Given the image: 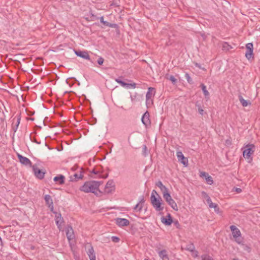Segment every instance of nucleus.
<instances>
[{
	"label": "nucleus",
	"instance_id": "1",
	"mask_svg": "<svg viewBox=\"0 0 260 260\" xmlns=\"http://www.w3.org/2000/svg\"><path fill=\"white\" fill-rule=\"evenodd\" d=\"M101 182L97 181H86L80 187V190L86 193L92 192L96 194Z\"/></svg>",
	"mask_w": 260,
	"mask_h": 260
},
{
	"label": "nucleus",
	"instance_id": "2",
	"mask_svg": "<svg viewBox=\"0 0 260 260\" xmlns=\"http://www.w3.org/2000/svg\"><path fill=\"white\" fill-rule=\"evenodd\" d=\"M151 203L153 207L157 211L163 210L164 207L161 206L162 199L160 197H150Z\"/></svg>",
	"mask_w": 260,
	"mask_h": 260
},
{
	"label": "nucleus",
	"instance_id": "3",
	"mask_svg": "<svg viewBox=\"0 0 260 260\" xmlns=\"http://www.w3.org/2000/svg\"><path fill=\"white\" fill-rule=\"evenodd\" d=\"M243 151V157L245 158H249L251 155L252 154L254 151L255 146L252 144H248L244 148Z\"/></svg>",
	"mask_w": 260,
	"mask_h": 260
},
{
	"label": "nucleus",
	"instance_id": "4",
	"mask_svg": "<svg viewBox=\"0 0 260 260\" xmlns=\"http://www.w3.org/2000/svg\"><path fill=\"white\" fill-rule=\"evenodd\" d=\"M163 197L168 204L175 211H178V208L177 204L172 198L170 194L168 193H164Z\"/></svg>",
	"mask_w": 260,
	"mask_h": 260
},
{
	"label": "nucleus",
	"instance_id": "5",
	"mask_svg": "<svg viewBox=\"0 0 260 260\" xmlns=\"http://www.w3.org/2000/svg\"><path fill=\"white\" fill-rule=\"evenodd\" d=\"M230 228L232 232L233 237L235 238L236 242L239 244L241 243L242 241L240 240V237H241V234L240 230L235 225H231Z\"/></svg>",
	"mask_w": 260,
	"mask_h": 260
},
{
	"label": "nucleus",
	"instance_id": "6",
	"mask_svg": "<svg viewBox=\"0 0 260 260\" xmlns=\"http://www.w3.org/2000/svg\"><path fill=\"white\" fill-rule=\"evenodd\" d=\"M246 51L245 53V57L248 60H249L251 58H253V44L251 43H249L246 45Z\"/></svg>",
	"mask_w": 260,
	"mask_h": 260
},
{
	"label": "nucleus",
	"instance_id": "7",
	"mask_svg": "<svg viewBox=\"0 0 260 260\" xmlns=\"http://www.w3.org/2000/svg\"><path fill=\"white\" fill-rule=\"evenodd\" d=\"M115 190L114 182L112 180H109L105 186V192L107 193H110Z\"/></svg>",
	"mask_w": 260,
	"mask_h": 260
},
{
	"label": "nucleus",
	"instance_id": "8",
	"mask_svg": "<svg viewBox=\"0 0 260 260\" xmlns=\"http://www.w3.org/2000/svg\"><path fill=\"white\" fill-rule=\"evenodd\" d=\"M176 155L179 162H180L185 166H187L188 164V159L184 157L181 151H177L176 153Z\"/></svg>",
	"mask_w": 260,
	"mask_h": 260
},
{
	"label": "nucleus",
	"instance_id": "9",
	"mask_svg": "<svg viewBox=\"0 0 260 260\" xmlns=\"http://www.w3.org/2000/svg\"><path fill=\"white\" fill-rule=\"evenodd\" d=\"M32 168L36 177L40 179H42L44 177L45 173L39 169L36 165L32 166Z\"/></svg>",
	"mask_w": 260,
	"mask_h": 260
},
{
	"label": "nucleus",
	"instance_id": "10",
	"mask_svg": "<svg viewBox=\"0 0 260 260\" xmlns=\"http://www.w3.org/2000/svg\"><path fill=\"white\" fill-rule=\"evenodd\" d=\"M115 222L116 224L119 227L128 226L130 222L128 220L125 218H117L115 219Z\"/></svg>",
	"mask_w": 260,
	"mask_h": 260
},
{
	"label": "nucleus",
	"instance_id": "11",
	"mask_svg": "<svg viewBox=\"0 0 260 260\" xmlns=\"http://www.w3.org/2000/svg\"><path fill=\"white\" fill-rule=\"evenodd\" d=\"M17 156L19 161L23 165L31 167L32 163L31 161L27 157L23 156L21 154L17 153Z\"/></svg>",
	"mask_w": 260,
	"mask_h": 260
},
{
	"label": "nucleus",
	"instance_id": "12",
	"mask_svg": "<svg viewBox=\"0 0 260 260\" xmlns=\"http://www.w3.org/2000/svg\"><path fill=\"white\" fill-rule=\"evenodd\" d=\"M86 247H88L87 253L90 258V260H95V255L93 248V247L90 243H87L86 245Z\"/></svg>",
	"mask_w": 260,
	"mask_h": 260
},
{
	"label": "nucleus",
	"instance_id": "13",
	"mask_svg": "<svg viewBox=\"0 0 260 260\" xmlns=\"http://www.w3.org/2000/svg\"><path fill=\"white\" fill-rule=\"evenodd\" d=\"M82 169H80L79 173H76L74 175L70 176V181L72 182L77 181L80 179H82L83 177V172Z\"/></svg>",
	"mask_w": 260,
	"mask_h": 260
},
{
	"label": "nucleus",
	"instance_id": "14",
	"mask_svg": "<svg viewBox=\"0 0 260 260\" xmlns=\"http://www.w3.org/2000/svg\"><path fill=\"white\" fill-rule=\"evenodd\" d=\"M46 205L50 208V210L53 212V203L51 196L49 194H46L44 197Z\"/></svg>",
	"mask_w": 260,
	"mask_h": 260
},
{
	"label": "nucleus",
	"instance_id": "15",
	"mask_svg": "<svg viewBox=\"0 0 260 260\" xmlns=\"http://www.w3.org/2000/svg\"><path fill=\"white\" fill-rule=\"evenodd\" d=\"M75 53L77 56L82 58L90 60V56L87 51L75 50Z\"/></svg>",
	"mask_w": 260,
	"mask_h": 260
},
{
	"label": "nucleus",
	"instance_id": "16",
	"mask_svg": "<svg viewBox=\"0 0 260 260\" xmlns=\"http://www.w3.org/2000/svg\"><path fill=\"white\" fill-rule=\"evenodd\" d=\"M55 222L57 226V228L59 230H61V224L63 222V219L61 217V215L60 213H58L55 212Z\"/></svg>",
	"mask_w": 260,
	"mask_h": 260
},
{
	"label": "nucleus",
	"instance_id": "17",
	"mask_svg": "<svg viewBox=\"0 0 260 260\" xmlns=\"http://www.w3.org/2000/svg\"><path fill=\"white\" fill-rule=\"evenodd\" d=\"M141 120L142 123L146 126L150 124V120L149 119V113L148 111H146L143 115Z\"/></svg>",
	"mask_w": 260,
	"mask_h": 260
},
{
	"label": "nucleus",
	"instance_id": "18",
	"mask_svg": "<svg viewBox=\"0 0 260 260\" xmlns=\"http://www.w3.org/2000/svg\"><path fill=\"white\" fill-rule=\"evenodd\" d=\"M161 222L166 225H170L173 222L172 218L170 214H168L166 217L161 218Z\"/></svg>",
	"mask_w": 260,
	"mask_h": 260
},
{
	"label": "nucleus",
	"instance_id": "19",
	"mask_svg": "<svg viewBox=\"0 0 260 260\" xmlns=\"http://www.w3.org/2000/svg\"><path fill=\"white\" fill-rule=\"evenodd\" d=\"M155 185L160 188L163 195L164 194V193L169 192L168 188L165 185H163L161 181L159 180L158 181L156 182L155 183Z\"/></svg>",
	"mask_w": 260,
	"mask_h": 260
},
{
	"label": "nucleus",
	"instance_id": "20",
	"mask_svg": "<svg viewBox=\"0 0 260 260\" xmlns=\"http://www.w3.org/2000/svg\"><path fill=\"white\" fill-rule=\"evenodd\" d=\"M66 235L69 241L73 239L75 237L74 232L71 226H68L67 228Z\"/></svg>",
	"mask_w": 260,
	"mask_h": 260
},
{
	"label": "nucleus",
	"instance_id": "21",
	"mask_svg": "<svg viewBox=\"0 0 260 260\" xmlns=\"http://www.w3.org/2000/svg\"><path fill=\"white\" fill-rule=\"evenodd\" d=\"M64 179H65V177L62 175H59L58 176H55L53 178V180L55 182L58 183V184H60V185L64 184Z\"/></svg>",
	"mask_w": 260,
	"mask_h": 260
},
{
	"label": "nucleus",
	"instance_id": "22",
	"mask_svg": "<svg viewBox=\"0 0 260 260\" xmlns=\"http://www.w3.org/2000/svg\"><path fill=\"white\" fill-rule=\"evenodd\" d=\"M154 90V88L153 87H149L148 88V91L146 93V103H149L152 101L151 98L152 96V91Z\"/></svg>",
	"mask_w": 260,
	"mask_h": 260
},
{
	"label": "nucleus",
	"instance_id": "23",
	"mask_svg": "<svg viewBox=\"0 0 260 260\" xmlns=\"http://www.w3.org/2000/svg\"><path fill=\"white\" fill-rule=\"evenodd\" d=\"M158 253L162 260H169L167 250H162L159 251Z\"/></svg>",
	"mask_w": 260,
	"mask_h": 260
},
{
	"label": "nucleus",
	"instance_id": "24",
	"mask_svg": "<svg viewBox=\"0 0 260 260\" xmlns=\"http://www.w3.org/2000/svg\"><path fill=\"white\" fill-rule=\"evenodd\" d=\"M202 90L204 93V94L206 98H208L209 96V92L208 91V90L206 89V86L204 84H201L200 85Z\"/></svg>",
	"mask_w": 260,
	"mask_h": 260
},
{
	"label": "nucleus",
	"instance_id": "25",
	"mask_svg": "<svg viewBox=\"0 0 260 260\" xmlns=\"http://www.w3.org/2000/svg\"><path fill=\"white\" fill-rule=\"evenodd\" d=\"M239 100L241 103V104H242V105L243 106V107H246L247 106V105L249 104H250V102H248V101H247L246 100H244L243 99V98L242 97V96L241 95H239Z\"/></svg>",
	"mask_w": 260,
	"mask_h": 260
},
{
	"label": "nucleus",
	"instance_id": "26",
	"mask_svg": "<svg viewBox=\"0 0 260 260\" xmlns=\"http://www.w3.org/2000/svg\"><path fill=\"white\" fill-rule=\"evenodd\" d=\"M186 250L189 251L190 252H193L195 250V246L193 244L190 243L186 245V247L185 248Z\"/></svg>",
	"mask_w": 260,
	"mask_h": 260
},
{
	"label": "nucleus",
	"instance_id": "27",
	"mask_svg": "<svg viewBox=\"0 0 260 260\" xmlns=\"http://www.w3.org/2000/svg\"><path fill=\"white\" fill-rule=\"evenodd\" d=\"M166 78L167 79L170 80L173 84H175L177 82L176 79L173 75H170V76L167 75Z\"/></svg>",
	"mask_w": 260,
	"mask_h": 260
},
{
	"label": "nucleus",
	"instance_id": "28",
	"mask_svg": "<svg viewBox=\"0 0 260 260\" xmlns=\"http://www.w3.org/2000/svg\"><path fill=\"white\" fill-rule=\"evenodd\" d=\"M196 106L198 108V110L199 113L203 115L204 114V110L202 108L200 103L199 102H197L196 104Z\"/></svg>",
	"mask_w": 260,
	"mask_h": 260
},
{
	"label": "nucleus",
	"instance_id": "29",
	"mask_svg": "<svg viewBox=\"0 0 260 260\" xmlns=\"http://www.w3.org/2000/svg\"><path fill=\"white\" fill-rule=\"evenodd\" d=\"M205 179H206V182L208 184L211 185L213 183V180L211 176L209 175L208 176H207V177H206V178Z\"/></svg>",
	"mask_w": 260,
	"mask_h": 260
},
{
	"label": "nucleus",
	"instance_id": "30",
	"mask_svg": "<svg viewBox=\"0 0 260 260\" xmlns=\"http://www.w3.org/2000/svg\"><path fill=\"white\" fill-rule=\"evenodd\" d=\"M115 81L116 82L118 83L119 84H120L122 86L126 87V85H127V83L123 82V81L121 80L120 79H119V78L115 79Z\"/></svg>",
	"mask_w": 260,
	"mask_h": 260
},
{
	"label": "nucleus",
	"instance_id": "31",
	"mask_svg": "<svg viewBox=\"0 0 260 260\" xmlns=\"http://www.w3.org/2000/svg\"><path fill=\"white\" fill-rule=\"evenodd\" d=\"M20 120H21V118L20 116H19L18 118H17V123L16 124V126L15 127H13V131H14V132H16L17 129V128L19 126V124L20 123Z\"/></svg>",
	"mask_w": 260,
	"mask_h": 260
},
{
	"label": "nucleus",
	"instance_id": "32",
	"mask_svg": "<svg viewBox=\"0 0 260 260\" xmlns=\"http://www.w3.org/2000/svg\"><path fill=\"white\" fill-rule=\"evenodd\" d=\"M185 78L189 84L192 83V80L189 75L188 73H186L185 75Z\"/></svg>",
	"mask_w": 260,
	"mask_h": 260
},
{
	"label": "nucleus",
	"instance_id": "33",
	"mask_svg": "<svg viewBox=\"0 0 260 260\" xmlns=\"http://www.w3.org/2000/svg\"><path fill=\"white\" fill-rule=\"evenodd\" d=\"M202 260H214L210 256L205 254L202 256Z\"/></svg>",
	"mask_w": 260,
	"mask_h": 260
},
{
	"label": "nucleus",
	"instance_id": "34",
	"mask_svg": "<svg viewBox=\"0 0 260 260\" xmlns=\"http://www.w3.org/2000/svg\"><path fill=\"white\" fill-rule=\"evenodd\" d=\"M126 87L127 88H135L136 87V84L135 83H127V85H126Z\"/></svg>",
	"mask_w": 260,
	"mask_h": 260
},
{
	"label": "nucleus",
	"instance_id": "35",
	"mask_svg": "<svg viewBox=\"0 0 260 260\" xmlns=\"http://www.w3.org/2000/svg\"><path fill=\"white\" fill-rule=\"evenodd\" d=\"M222 47L224 48V49L227 50L232 48V47L228 44V43H226V42H225L223 44Z\"/></svg>",
	"mask_w": 260,
	"mask_h": 260
},
{
	"label": "nucleus",
	"instance_id": "36",
	"mask_svg": "<svg viewBox=\"0 0 260 260\" xmlns=\"http://www.w3.org/2000/svg\"><path fill=\"white\" fill-rule=\"evenodd\" d=\"M111 240L113 242L117 243L120 241V239L116 236H112L111 237Z\"/></svg>",
	"mask_w": 260,
	"mask_h": 260
},
{
	"label": "nucleus",
	"instance_id": "37",
	"mask_svg": "<svg viewBox=\"0 0 260 260\" xmlns=\"http://www.w3.org/2000/svg\"><path fill=\"white\" fill-rule=\"evenodd\" d=\"M209 175L205 172H200V177H204L205 179L206 178V177H207V176H208Z\"/></svg>",
	"mask_w": 260,
	"mask_h": 260
},
{
	"label": "nucleus",
	"instance_id": "38",
	"mask_svg": "<svg viewBox=\"0 0 260 260\" xmlns=\"http://www.w3.org/2000/svg\"><path fill=\"white\" fill-rule=\"evenodd\" d=\"M100 22L103 23L104 25H105V26H107V25L108 24V22L107 21H104V17L103 16H102L100 17Z\"/></svg>",
	"mask_w": 260,
	"mask_h": 260
},
{
	"label": "nucleus",
	"instance_id": "39",
	"mask_svg": "<svg viewBox=\"0 0 260 260\" xmlns=\"http://www.w3.org/2000/svg\"><path fill=\"white\" fill-rule=\"evenodd\" d=\"M152 196H153V197H160L158 194L157 191L155 190H154V189L152 191L151 197H152Z\"/></svg>",
	"mask_w": 260,
	"mask_h": 260
},
{
	"label": "nucleus",
	"instance_id": "40",
	"mask_svg": "<svg viewBox=\"0 0 260 260\" xmlns=\"http://www.w3.org/2000/svg\"><path fill=\"white\" fill-rule=\"evenodd\" d=\"M104 58L102 57H99L98 60H97V62H98V63L100 65H102L103 62H104Z\"/></svg>",
	"mask_w": 260,
	"mask_h": 260
},
{
	"label": "nucleus",
	"instance_id": "41",
	"mask_svg": "<svg viewBox=\"0 0 260 260\" xmlns=\"http://www.w3.org/2000/svg\"><path fill=\"white\" fill-rule=\"evenodd\" d=\"M202 197H203L204 198L206 199V200H207L208 198H210V197L208 196V194L206 192H205V191H203L202 192Z\"/></svg>",
	"mask_w": 260,
	"mask_h": 260
},
{
	"label": "nucleus",
	"instance_id": "42",
	"mask_svg": "<svg viewBox=\"0 0 260 260\" xmlns=\"http://www.w3.org/2000/svg\"><path fill=\"white\" fill-rule=\"evenodd\" d=\"M147 148L146 146V145H144V146H143V154L145 156H146V155L148 154V153H147Z\"/></svg>",
	"mask_w": 260,
	"mask_h": 260
},
{
	"label": "nucleus",
	"instance_id": "43",
	"mask_svg": "<svg viewBox=\"0 0 260 260\" xmlns=\"http://www.w3.org/2000/svg\"><path fill=\"white\" fill-rule=\"evenodd\" d=\"M73 254H74V257L75 260H80V257H79V255L76 252L74 251Z\"/></svg>",
	"mask_w": 260,
	"mask_h": 260
},
{
	"label": "nucleus",
	"instance_id": "44",
	"mask_svg": "<svg viewBox=\"0 0 260 260\" xmlns=\"http://www.w3.org/2000/svg\"><path fill=\"white\" fill-rule=\"evenodd\" d=\"M233 190L237 192V193H240L242 192V189L240 188L234 187Z\"/></svg>",
	"mask_w": 260,
	"mask_h": 260
},
{
	"label": "nucleus",
	"instance_id": "45",
	"mask_svg": "<svg viewBox=\"0 0 260 260\" xmlns=\"http://www.w3.org/2000/svg\"><path fill=\"white\" fill-rule=\"evenodd\" d=\"M139 203H138L136 206L135 207H134V209L135 210H136L138 208H139L138 209V211H141V210H142V206H139Z\"/></svg>",
	"mask_w": 260,
	"mask_h": 260
},
{
	"label": "nucleus",
	"instance_id": "46",
	"mask_svg": "<svg viewBox=\"0 0 260 260\" xmlns=\"http://www.w3.org/2000/svg\"><path fill=\"white\" fill-rule=\"evenodd\" d=\"M194 64H195V66H196V67H197V68H199V69H202V70H204V71L206 70V69H205L204 68H202V67H201V66L199 63H194Z\"/></svg>",
	"mask_w": 260,
	"mask_h": 260
},
{
	"label": "nucleus",
	"instance_id": "47",
	"mask_svg": "<svg viewBox=\"0 0 260 260\" xmlns=\"http://www.w3.org/2000/svg\"><path fill=\"white\" fill-rule=\"evenodd\" d=\"M214 209L215 212L217 213H219L220 212V209L217 204L216 206H215Z\"/></svg>",
	"mask_w": 260,
	"mask_h": 260
},
{
	"label": "nucleus",
	"instance_id": "48",
	"mask_svg": "<svg viewBox=\"0 0 260 260\" xmlns=\"http://www.w3.org/2000/svg\"><path fill=\"white\" fill-rule=\"evenodd\" d=\"M91 173L94 174H99V173H100V171L96 170L95 169H93L91 171Z\"/></svg>",
	"mask_w": 260,
	"mask_h": 260
},
{
	"label": "nucleus",
	"instance_id": "49",
	"mask_svg": "<svg viewBox=\"0 0 260 260\" xmlns=\"http://www.w3.org/2000/svg\"><path fill=\"white\" fill-rule=\"evenodd\" d=\"M115 26H116V24L110 23L109 22L108 23V24L107 25V26H109L110 27H114Z\"/></svg>",
	"mask_w": 260,
	"mask_h": 260
},
{
	"label": "nucleus",
	"instance_id": "50",
	"mask_svg": "<svg viewBox=\"0 0 260 260\" xmlns=\"http://www.w3.org/2000/svg\"><path fill=\"white\" fill-rule=\"evenodd\" d=\"M217 205V204H215V203H212L211 204H210L209 205V207L211 208H214L215 206Z\"/></svg>",
	"mask_w": 260,
	"mask_h": 260
},
{
	"label": "nucleus",
	"instance_id": "51",
	"mask_svg": "<svg viewBox=\"0 0 260 260\" xmlns=\"http://www.w3.org/2000/svg\"><path fill=\"white\" fill-rule=\"evenodd\" d=\"M206 201H207V203L208 204V205H209L210 204H211L212 203L210 198H208L206 200Z\"/></svg>",
	"mask_w": 260,
	"mask_h": 260
},
{
	"label": "nucleus",
	"instance_id": "52",
	"mask_svg": "<svg viewBox=\"0 0 260 260\" xmlns=\"http://www.w3.org/2000/svg\"><path fill=\"white\" fill-rule=\"evenodd\" d=\"M144 202H145V200H144V198H143V197H142V199H141V200L140 201V202H139V204H143Z\"/></svg>",
	"mask_w": 260,
	"mask_h": 260
},
{
	"label": "nucleus",
	"instance_id": "53",
	"mask_svg": "<svg viewBox=\"0 0 260 260\" xmlns=\"http://www.w3.org/2000/svg\"><path fill=\"white\" fill-rule=\"evenodd\" d=\"M108 174H106L105 176H102L101 175H100L99 177L100 178H106L108 177Z\"/></svg>",
	"mask_w": 260,
	"mask_h": 260
},
{
	"label": "nucleus",
	"instance_id": "54",
	"mask_svg": "<svg viewBox=\"0 0 260 260\" xmlns=\"http://www.w3.org/2000/svg\"><path fill=\"white\" fill-rule=\"evenodd\" d=\"M175 224H176V225H177V224H178V225H179V223H178V221H176V222H175Z\"/></svg>",
	"mask_w": 260,
	"mask_h": 260
},
{
	"label": "nucleus",
	"instance_id": "55",
	"mask_svg": "<svg viewBox=\"0 0 260 260\" xmlns=\"http://www.w3.org/2000/svg\"><path fill=\"white\" fill-rule=\"evenodd\" d=\"M234 260H236V259H234Z\"/></svg>",
	"mask_w": 260,
	"mask_h": 260
}]
</instances>
